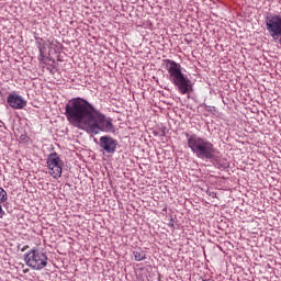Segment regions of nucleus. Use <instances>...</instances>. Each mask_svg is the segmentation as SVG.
<instances>
[{"mask_svg":"<svg viewBox=\"0 0 281 281\" xmlns=\"http://www.w3.org/2000/svg\"><path fill=\"white\" fill-rule=\"evenodd\" d=\"M65 116L71 126H77L90 135L115 131L111 117H106L82 98H74L66 103Z\"/></svg>","mask_w":281,"mask_h":281,"instance_id":"obj_1","label":"nucleus"},{"mask_svg":"<svg viewBox=\"0 0 281 281\" xmlns=\"http://www.w3.org/2000/svg\"><path fill=\"white\" fill-rule=\"evenodd\" d=\"M8 201V192L0 187V203H5Z\"/></svg>","mask_w":281,"mask_h":281,"instance_id":"obj_10","label":"nucleus"},{"mask_svg":"<svg viewBox=\"0 0 281 281\" xmlns=\"http://www.w3.org/2000/svg\"><path fill=\"white\" fill-rule=\"evenodd\" d=\"M46 164L50 177L54 179H60L63 177V166H65V162L57 153L49 154Z\"/></svg>","mask_w":281,"mask_h":281,"instance_id":"obj_6","label":"nucleus"},{"mask_svg":"<svg viewBox=\"0 0 281 281\" xmlns=\"http://www.w3.org/2000/svg\"><path fill=\"white\" fill-rule=\"evenodd\" d=\"M266 30L271 38L281 45V13H270L266 16Z\"/></svg>","mask_w":281,"mask_h":281,"instance_id":"obj_5","label":"nucleus"},{"mask_svg":"<svg viewBox=\"0 0 281 281\" xmlns=\"http://www.w3.org/2000/svg\"><path fill=\"white\" fill-rule=\"evenodd\" d=\"M7 102L9 106H11V109H16V110H21L27 104V102L23 100V97L19 94H13V93L8 95Z\"/></svg>","mask_w":281,"mask_h":281,"instance_id":"obj_9","label":"nucleus"},{"mask_svg":"<svg viewBox=\"0 0 281 281\" xmlns=\"http://www.w3.org/2000/svg\"><path fill=\"white\" fill-rule=\"evenodd\" d=\"M162 63L170 82L177 87L179 93L182 95H186V93H192V81L186 74H183L181 64L172 59H164Z\"/></svg>","mask_w":281,"mask_h":281,"instance_id":"obj_2","label":"nucleus"},{"mask_svg":"<svg viewBox=\"0 0 281 281\" xmlns=\"http://www.w3.org/2000/svg\"><path fill=\"white\" fill-rule=\"evenodd\" d=\"M100 147L105 150V153H115L117 148V140L113 139L111 136H101L100 137Z\"/></svg>","mask_w":281,"mask_h":281,"instance_id":"obj_7","label":"nucleus"},{"mask_svg":"<svg viewBox=\"0 0 281 281\" xmlns=\"http://www.w3.org/2000/svg\"><path fill=\"white\" fill-rule=\"evenodd\" d=\"M36 47L40 52L38 61L45 65L49 60V53H47V44L45 43V40L41 37L36 38Z\"/></svg>","mask_w":281,"mask_h":281,"instance_id":"obj_8","label":"nucleus"},{"mask_svg":"<svg viewBox=\"0 0 281 281\" xmlns=\"http://www.w3.org/2000/svg\"><path fill=\"white\" fill-rule=\"evenodd\" d=\"M134 260H136V262H142V260H146V255L134 252Z\"/></svg>","mask_w":281,"mask_h":281,"instance_id":"obj_11","label":"nucleus"},{"mask_svg":"<svg viewBox=\"0 0 281 281\" xmlns=\"http://www.w3.org/2000/svg\"><path fill=\"white\" fill-rule=\"evenodd\" d=\"M184 135L191 153H193L198 159H214L216 149L214 148V144H212V142L196 134L190 135L189 133H186Z\"/></svg>","mask_w":281,"mask_h":281,"instance_id":"obj_3","label":"nucleus"},{"mask_svg":"<svg viewBox=\"0 0 281 281\" xmlns=\"http://www.w3.org/2000/svg\"><path fill=\"white\" fill-rule=\"evenodd\" d=\"M27 267L41 271L47 267V255L43 250L31 249L24 257Z\"/></svg>","mask_w":281,"mask_h":281,"instance_id":"obj_4","label":"nucleus"}]
</instances>
